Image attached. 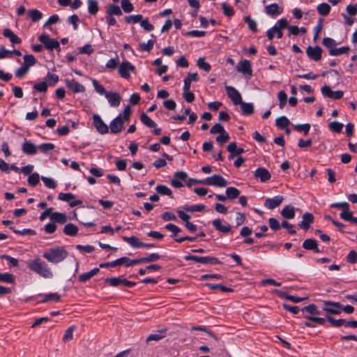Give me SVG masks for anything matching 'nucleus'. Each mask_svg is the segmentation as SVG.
<instances>
[{"mask_svg": "<svg viewBox=\"0 0 357 357\" xmlns=\"http://www.w3.org/2000/svg\"><path fill=\"white\" fill-rule=\"evenodd\" d=\"M22 150L27 155H34L37 153L38 148L32 142L26 140L22 145Z\"/></svg>", "mask_w": 357, "mask_h": 357, "instance_id": "bb28decb", "label": "nucleus"}, {"mask_svg": "<svg viewBox=\"0 0 357 357\" xmlns=\"http://www.w3.org/2000/svg\"><path fill=\"white\" fill-rule=\"evenodd\" d=\"M288 21L282 18L279 20L277 23L270 29H268L266 32V36L268 40H271L273 38L276 36L278 38H282L283 33L282 29L287 27Z\"/></svg>", "mask_w": 357, "mask_h": 357, "instance_id": "39448f33", "label": "nucleus"}, {"mask_svg": "<svg viewBox=\"0 0 357 357\" xmlns=\"http://www.w3.org/2000/svg\"><path fill=\"white\" fill-rule=\"evenodd\" d=\"M23 59H24L23 64L26 66H28V68H29L33 66L37 62L35 56L32 54H26L24 56Z\"/></svg>", "mask_w": 357, "mask_h": 357, "instance_id": "8fccbe9b", "label": "nucleus"}, {"mask_svg": "<svg viewBox=\"0 0 357 357\" xmlns=\"http://www.w3.org/2000/svg\"><path fill=\"white\" fill-rule=\"evenodd\" d=\"M0 281L7 283H13L15 281V277L10 273H0Z\"/></svg>", "mask_w": 357, "mask_h": 357, "instance_id": "0e129e2a", "label": "nucleus"}, {"mask_svg": "<svg viewBox=\"0 0 357 357\" xmlns=\"http://www.w3.org/2000/svg\"><path fill=\"white\" fill-rule=\"evenodd\" d=\"M66 87L73 93H80L85 91L84 86L75 79L66 80Z\"/></svg>", "mask_w": 357, "mask_h": 357, "instance_id": "dca6fc26", "label": "nucleus"}, {"mask_svg": "<svg viewBox=\"0 0 357 357\" xmlns=\"http://www.w3.org/2000/svg\"><path fill=\"white\" fill-rule=\"evenodd\" d=\"M283 200L284 198L282 196H275L273 198H268L265 200L264 206L268 209H274L279 206Z\"/></svg>", "mask_w": 357, "mask_h": 357, "instance_id": "6ab92c4d", "label": "nucleus"}, {"mask_svg": "<svg viewBox=\"0 0 357 357\" xmlns=\"http://www.w3.org/2000/svg\"><path fill=\"white\" fill-rule=\"evenodd\" d=\"M281 215L288 220L294 218L295 217V208L291 205H287L283 208L280 212Z\"/></svg>", "mask_w": 357, "mask_h": 357, "instance_id": "c756f323", "label": "nucleus"}, {"mask_svg": "<svg viewBox=\"0 0 357 357\" xmlns=\"http://www.w3.org/2000/svg\"><path fill=\"white\" fill-rule=\"evenodd\" d=\"M107 13L109 15H117L120 16L122 15V11L119 6L114 4H110L107 8Z\"/></svg>", "mask_w": 357, "mask_h": 357, "instance_id": "ea45409f", "label": "nucleus"}, {"mask_svg": "<svg viewBox=\"0 0 357 357\" xmlns=\"http://www.w3.org/2000/svg\"><path fill=\"white\" fill-rule=\"evenodd\" d=\"M239 105H241L242 114L243 115H251L254 112V107L252 103L241 101Z\"/></svg>", "mask_w": 357, "mask_h": 357, "instance_id": "e433bc0d", "label": "nucleus"}, {"mask_svg": "<svg viewBox=\"0 0 357 357\" xmlns=\"http://www.w3.org/2000/svg\"><path fill=\"white\" fill-rule=\"evenodd\" d=\"M140 120L145 126L149 128H155L156 123L144 112L141 114Z\"/></svg>", "mask_w": 357, "mask_h": 357, "instance_id": "58836bf2", "label": "nucleus"}, {"mask_svg": "<svg viewBox=\"0 0 357 357\" xmlns=\"http://www.w3.org/2000/svg\"><path fill=\"white\" fill-rule=\"evenodd\" d=\"M289 120L284 116L279 117L275 121V125L280 129L287 128L289 125Z\"/></svg>", "mask_w": 357, "mask_h": 357, "instance_id": "de8ad7c7", "label": "nucleus"}, {"mask_svg": "<svg viewBox=\"0 0 357 357\" xmlns=\"http://www.w3.org/2000/svg\"><path fill=\"white\" fill-rule=\"evenodd\" d=\"M61 299V295L57 293H50L44 296L43 299L41 301L42 303H46L49 301L59 302Z\"/></svg>", "mask_w": 357, "mask_h": 357, "instance_id": "49530a36", "label": "nucleus"}, {"mask_svg": "<svg viewBox=\"0 0 357 357\" xmlns=\"http://www.w3.org/2000/svg\"><path fill=\"white\" fill-rule=\"evenodd\" d=\"M326 319L333 327H340L342 326H344L345 324V320L343 319H335L333 317L331 316H326Z\"/></svg>", "mask_w": 357, "mask_h": 357, "instance_id": "bf43d9fd", "label": "nucleus"}, {"mask_svg": "<svg viewBox=\"0 0 357 357\" xmlns=\"http://www.w3.org/2000/svg\"><path fill=\"white\" fill-rule=\"evenodd\" d=\"M197 64L199 68L203 69L206 72H209L211 69V65L205 61V59L204 57L199 58Z\"/></svg>", "mask_w": 357, "mask_h": 357, "instance_id": "680f3d73", "label": "nucleus"}, {"mask_svg": "<svg viewBox=\"0 0 357 357\" xmlns=\"http://www.w3.org/2000/svg\"><path fill=\"white\" fill-rule=\"evenodd\" d=\"M165 228L172 233V237L175 238L178 234L181 232V229L176 225L169 223L165 226Z\"/></svg>", "mask_w": 357, "mask_h": 357, "instance_id": "4d7b16f0", "label": "nucleus"}, {"mask_svg": "<svg viewBox=\"0 0 357 357\" xmlns=\"http://www.w3.org/2000/svg\"><path fill=\"white\" fill-rule=\"evenodd\" d=\"M160 258V256L158 253H152L149 256L146 257H140L138 258L139 264L141 263H149L158 260Z\"/></svg>", "mask_w": 357, "mask_h": 357, "instance_id": "37998d69", "label": "nucleus"}, {"mask_svg": "<svg viewBox=\"0 0 357 357\" xmlns=\"http://www.w3.org/2000/svg\"><path fill=\"white\" fill-rule=\"evenodd\" d=\"M317 12L320 15L322 16H326L330 13L331 11V6L327 3H321L318 5L317 8Z\"/></svg>", "mask_w": 357, "mask_h": 357, "instance_id": "c9c22d12", "label": "nucleus"}, {"mask_svg": "<svg viewBox=\"0 0 357 357\" xmlns=\"http://www.w3.org/2000/svg\"><path fill=\"white\" fill-rule=\"evenodd\" d=\"M155 190L160 195L169 196L172 199L174 198L172 190L165 185H158Z\"/></svg>", "mask_w": 357, "mask_h": 357, "instance_id": "473e14b6", "label": "nucleus"}, {"mask_svg": "<svg viewBox=\"0 0 357 357\" xmlns=\"http://www.w3.org/2000/svg\"><path fill=\"white\" fill-rule=\"evenodd\" d=\"M142 19H143V16L142 15H129V16H126L125 17V22L127 23V24H131V23H133V24H136V23H138L142 21Z\"/></svg>", "mask_w": 357, "mask_h": 357, "instance_id": "13d9d810", "label": "nucleus"}, {"mask_svg": "<svg viewBox=\"0 0 357 357\" xmlns=\"http://www.w3.org/2000/svg\"><path fill=\"white\" fill-rule=\"evenodd\" d=\"M314 215L311 213L306 212L303 215V220L298 224V226L307 231L310 227V225L314 222Z\"/></svg>", "mask_w": 357, "mask_h": 357, "instance_id": "a211bd4d", "label": "nucleus"}, {"mask_svg": "<svg viewBox=\"0 0 357 357\" xmlns=\"http://www.w3.org/2000/svg\"><path fill=\"white\" fill-rule=\"evenodd\" d=\"M190 181H193L196 183L217 187H225L227 185V181L222 176L218 174H213V176L207 177L203 180L190 179Z\"/></svg>", "mask_w": 357, "mask_h": 357, "instance_id": "423d86ee", "label": "nucleus"}, {"mask_svg": "<svg viewBox=\"0 0 357 357\" xmlns=\"http://www.w3.org/2000/svg\"><path fill=\"white\" fill-rule=\"evenodd\" d=\"M123 240L134 248H142L144 245V243L142 242L138 237L135 236L130 237L123 236Z\"/></svg>", "mask_w": 357, "mask_h": 357, "instance_id": "a878e982", "label": "nucleus"}, {"mask_svg": "<svg viewBox=\"0 0 357 357\" xmlns=\"http://www.w3.org/2000/svg\"><path fill=\"white\" fill-rule=\"evenodd\" d=\"M227 151L229 152V159L230 160L245 152L243 148H237L235 142H231L227 146Z\"/></svg>", "mask_w": 357, "mask_h": 357, "instance_id": "b1692460", "label": "nucleus"}, {"mask_svg": "<svg viewBox=\"0 0 357 357\" xmlns=\"http://www.w3.org/2000/svg\"><path fill=\"white\" fill-rule=\"evenodd\" d=\"M47 88L48 85L45 80L40 83H36L33 86V90L36 91L44 93L47 92Z\"/></svg>", "mask_w": 357, "mask_h": 357, "instance_id": "5fc2aeb1", "label": "nucleus"}, {"mask_svg": "<svg viewBox=\"0 0 357 357\" xmlns=\"http://www.w3.org/2000/svg\"><path fill=\"white\" fill-rule=\"evenodd\" d=\"M340 216L342 219H343L346 221H350V222L357 225V218L354 217L352 212L349 211V210L342 211L340 213Z\"/></svg>", "mask_w": 357, "mask_h": 357, "instance_id": "f704fd0d", "label": "nucleus"}, {"mask_svg": "<svg viewBox=\"0 0 357 357\" xmlns=\"http://www.w3.org/2000/svg\"><path fill=\"white\" fill-rule=\"evenodd\" d=\"M303 248L307 250H313L316 253L321 252L317 241L313 238H307L305 240L303 243Z\"/></svg>", "mask_w": 357, "mask_h": 357, "instance_id": "5701e85b", "label": "nucleus"}, {"mask_svg": "<svg viewBox=\"0 0 357 357\" xmlns=\"http://www.w3.org/2000/svg\"><path fill=\"white\" fill-rule=\"evenodd\" d=\"M244 20L248 24V28L253 33L257 32V24L255 20L252 19L250 16H245Z\"/></svg>", "mask_w": 357, "mask_h": 357, "instance_id": "09e8293b", "label": "nucleus"}, {"mask_svg": "<svg viewBox=\"0 0 357 357\" xmlns=\"http://www.w3.org/2000/svg\"><path fill=\"white\" fill-rule=\"evenodd\" d=\"M131 114V108L129 105L126 106L122 114H120L109 124V129L112 133L117 134L122 131L124 123L128 122Z\"/></svg>", "mask_w": 357, "mask_h": 357, "instance_id": "7ed1b4c3", "label": "nucleus"}, {"mask_svg": "<svg viewBox=\"0 0 357 357\" xmlns=\"http://www.w3.org/2000/svg\"><path fill=\"white\" fill-rule=\"evenodd\" d=\"M3 34L6 38L10 39V43L14 44H19L22 42L20 38H19L13 31L10 29H6L3 31Z\"/></svg>", "mask_w": 357, "mask_h": 357, "instance_id": "c85d7f7f", "label": "nucleus"}, {"mask_svg": "<svg viewBox=\"0 0 357 357\" xmlns=\"http://www.w3.org/2000/svg\"><path fill=\"white\" fill-rule=\"evenodd\" d=\"M28 14L34 22L39 21L43 17L42 13L37 9L29 10Z\"/></svg>", "mask_w": 357, "mask_h": 357, "instance_id": "603ef678", "label": "nucleus"}, {"mask_svg": "<svg viewBox=\"0 0 357 357\" xmlns=\"http://www.w3.org/2000/svg\"><path fill=\"white\" fill-rule=\"evenodd\" d=\"M322 52L323 50L318 45L314 47L308 46L306 49V54L307 56L314 61L321 60Z\"/></svg>", "mask_w": 357, "mask_h": 357, "instance_id": "ddd939ff", "label": "nucleus"}, {"mask_svg": "<svg viewBox=\"0 0 357 357\" xmlns=\"http://www.w3.org/2000/svg\"><path fill=\"white\" fill-rule=\"evenodd\" d=\"M28 268L44 278H52L53 273L47 263L43 261L40 257L30 260L27 263Z\"/></svg>", "mask_w": 357, "mask_h": 357, "instance_id": "f257e3e1", "label": "nucleus"}, {"mask_svg": "<svg viewBox=\"0 0 357 357\" xmlns=\"http://www.w3.org/2000/svg\"><path fill=\"white\" fill-rule=\"evenodd\" d=\"M51 219L56 222L63 224L67 221L66 214L59 212H54L51 214Z\"/></svg>", "mask_w": 357, "mask_h": 357, "instance_id": "79ce46f5", "label": "nucleus"}, {"mask_svg": "<svg viewBox=\"0 0 357 357\" xmlns=\"http://www.w3.org/2000/svg\"><path fill=\"white\" fill-rule=\"evenodd\" d=\"M254 176L263 183L268 181L271 178L270 172L264 167L257 168L254 173Z\"/></svg>", "mask_w": 357, "mask_h": 357, "instance_id": "f3484780", "label": "nucleus"}, {"mask_svg": "<svg viewBox=\"0 0 357 357\" xmlns=\"http://www.w3.org/2000/svg\"><path fill=\"white\" fill-rule=\"evenodd\" d=\"M119 64V59L116 56V58L110 59L107 62L105 67L109 70H114Z\"/></svg>", "mask_w": 357, "mask_h": 357, "instance_id": "052dcab7", "label": "nucleus"}, {"mask_svg": "<svg viewBox=\"0 0 357 357\" xmlns=\"http://www.w3.org/2000/svg\"><path fill=\"white\" fill-rule=\"evenodd\" d=\"M186 261H194L204 264H220L221 261L214 257H199L195 255H186L184 257Z\"/></svg>", "mask_w": 357, "mask_h": 357, "instance_id": "0eeeda50", "label": "nucleus"}, {"mask_svg": "<svg viewBox=\"0 0 357 357\" xmlns=\"http://www.w3.org/2000/svg\"><path fill=\"white\" fill-rule=\"evenodd\" d=\"M236 70L237 71L241 72L245 75H248L249 76H252V75L251 63L248 60L241 61L236 67Z\"/></svg>", "mask_w": 357, "mask_h": 357, "instance_id": "aec40b11", "label": "nucleus"}, {"mask_svg": "<svg viewBox=\"0 0 357 357\" xmlns=\"http://www.w3.org/2000/svg\"><path fill=\"white\" fill-rule=\"evenodd\" d=\"M59 76L56 74L48 73L44 78L45 82L50 86H54L59 82Z\"/></svg>", "mask_w": 357, "mask_h": 357, "instance_id": "a19ab883", "label": "nucleus"}, {"mask_svg": "<svg viewBox=\"0 0 357 357\" xmlns=\"http://www.w3.org/2000/svg\"><path fill=\"white\" fill-rule=\"evenodd\" d=\"M28 183L31 186H36L40 181V176L38 173L31 174L28 178Z\"/></svg>", "mask_w": 357, "mask_h": 357, "instance_id": "338daca9", "label": "nucleus"}, {"mask_svg": "<svg viewBox=\"0 0 357 357\" xmlns=\"http://www.w3.org/2000/svg\"><path fill=\"white\" fill-rule=\"evenodd\" d=\"M38 40L42 43L45 47L49 50H56L60 51V45L56 39L50 38L46 34H42L38 37Z\"/></svg>", "mask_w": 357, "mask_h": 357, "instance_id": "1a4fd4ad", "label": "nucleus"}, {"mask_svg": "<svg viewBox=\"0 0 357 357\" xmlns=\"http://www.w3.org/2000/svg\"><path fill=\"white\" fill-rule=\"evenodd\" d=\"M342 305L337 302L324 301L323 310L331 314H339L341 312Z\"/></svg>", "mask_w": 357, "mask_h": 357, "instance_id": "9d476101", "label": "nucleus"}, {"mask_svg": "<svg viewBox=\"0 0 357 357\" xmlns=\"http://www.w3.org/2000/svg\"><path fill=\"white\" fill-rule=\"evenodd\" d=\"M78 232V228L74 224L68 223L65 225L63 228V233L66 235L74 236H76Z\"/></svg>", "mask_w": 357, "mask_h": 357, "instance_id": "2f4dec72", "label": "nucleus"}, {"mask_svg": "<svg viewBox=\"0 0 357 357\" xmlns=\"http://www.w3.org/2000/svg\"><path fill=\"white\" fill-rule=\"evenodd\" d=\"M121 6L122 10L126 13H130L134 10V6L130 0H121Z\"/></svg>", "mask_w": 357, "mask_h": 357, "instance_id": "6e6d98bb", "label": "nucleus"}, {"mask_svg": "<svg viewBox=\"0 0 357 357\" xmlns=\"http://www.w3.org/2000/svg\"><path fill=\"white\" fill-rule=\"evenodd\" d=\"M135 71V67L128 61H124L119 66L118 72L119 75L124 79L130 77V73Z\"/></svg>", "mask_w": 357, "mask_h": 357, "instance_id": "6e6552de", "label": "nucleus"}, {"mask_svg": "<svg viewBox=\"0 0 357 357\" xmlns=\"http://www.w3.org/2000/svg\"><path fill=\"white\" fill-rule=\"evenodd\" d=\"M105 98L112 107H118L121 103V97L116 92H107L105 93Z\"/></svg>", "mask_w": 357, "mask_h": 357, "instance_id": "412c9836", "label": "nucleus"}, {"mask_svg": "<svg viewBox=\"0 0 357 357\" xmlns=\"http://www.w3.org/2000/svg\"><path fill=\"white\" fill-rule=\"evenodd\" d=\"M100 271L98 268H94L87 273H82L79 275L78 280L80 282H86L89 280L92 277L98 274Z\"/></svg>", "mask_w": 357, "mask_h": 357, "instance_id": "7c9ffc66", "label": "nucleus"}, {"mask_svg": "<svg viewBox=\"0 0 357 357\" xmlns=\"http://www.w3.org/2000/svg\"><path fill=\"white\" fill-rule=\"evenodd\" d=\"M282 11V8L279 7V6L275 3L268 5L265 7L266 13L271 16L280 15Z\"/></svg>", "mask_w": 357, "mask_h": 357, "instance_id": "393cba45", "label": "nucleus"}, {"mask_svg": "<svg viewBox=\"0 0 357 357\" xmlns=\"http://www.w3.org/2000/svg\"><path fill=\"white\" fill-rule=\"evenodd\" d=\"M68 251L63 246H55L43 252V257L52 264H59L68 256Z\"/></svg>", "mask_w": 357, "mask_h": 357, "instance_id": "f03ea898", "label": "nucleus"}, {"mask_svg": "<svg viewBox=\"0 0 357 357\" xmlns=\"http://www.w3.org/2000/svg\"><path fill=\"white\" fill-rule=\"evenodd\" d=\"M55 148V146L52 143H44L38 146V149L43 153H47L48 151H52Z\"/></svg>", "mask_w": 357, "mask_h": 357, "instance_id": "774afa93", "label": "nucleus"}, {"mask_svg": "<svg viewBox=\"0 0 357 357\" xmlns=\"http://www.w3.org/2000/svg\"><path fill=\"white\" fill-rule=\"evenodd\" d=\"M301 312H307V314L305 315L304 317L310 321H314L320 325H324L326 322V319L317 317L321 314V312L314 304H310L303 307L301 309Z\"/></svg>", "mask_w": 357, "mask_h": 357, "instance_id": "20e7f679", "label": "nucleus"}, {"mask_svg": "<svg viewBox=\"0 0 357 357\" xmlns=\"http://www.w3.org/2000/svg\"><path fill=\"white\" fill-rule=\"evenodd\" d=\"M328 127L332 132L340 133L342 132L344 125L337 121H333L328 124Z\"/></svg>", "mask_w": 357, "mask_h": 357, "instance_id": "864d4df0", "label": "nucleus"}, {"mask_svg": "<svg viewBox=\"0 0 357 357\" xmlns=\"http://www.w3.org/2000/svg\"><path fill=\"white\" fill-rule=\"evenodd\" d=\"M321 91L324 96L330 98L333 100H339L342 98L344 95V92L342 91H332L331 87L328 86H324L323 87H321Z\"/></svg>", "mask_w": 357, "mask_h": 357, "instance_id": "4468645a", "label": "nucleus"}, {"mask_svg": "<svg viewBox=\"0 0 357 357\" xmlns=\"http://www.w3.org/2000/svg\"><path fill=\"white\" fill-rule=\"evenodd\" d=\"M310 124L305 123V124H297L294 125V129L298 132H303L305 135H307L310 130Z\"/></svg>", "mask_w": 357, "mask_h": 357, "instance_id": "e2e57ef3", "label": "nucleus"}, {"mask_svg": "<svg viewBox=\"0 0 357 357\" xmlns=\"http://www.w3.org/2000/svg\"><path fill=\"white\" fill-rule=\"evenodd\" d=\"M188 178V174L184 172H176L174 175L172 180L171 181V185L174 188H181L183 184L186 183Z\"/></svg>", "mask_w": 357, "mask_h": 357, "instance_id": "9b49d317", "label": "nucleus"}, {"mask_svg": "<svg viewBox=\"0 0 357 357\" xmlns=\"http://www.w3.org/2000/svg\"><path fill=\"white\" fill-rule=\"evenodd\" d=\"M119 264L124 265L126 267L132 266L136 264H138V259H130L126 257H123L119 259Z\"/></svg>", "mask_w": 357, "mask_h": 357, "instance_id": "c03bdc74", "label": "nucleus"}, {"mask_svg": "<svg viewBox=\"0 0 357 357\" xmlns=\"http://www.w3.org/2000/svg\"><path fill=\"white\" fill-rule=\"evenodd\" d=\"M123 278H107L105 280V283L112 287H119L122 285Z\"/></svg>", "mask_w": 357, "mask_h": 357, "instance_id": "3c124183", "label": "nucleus"}, {"mask_svg": "<svg viewBox=\"0 0 357 357\" xmlns=\"http://www.w3.org/2000/svg\"><path fill=\"white\" fill-rule=\"evenodd\" d=\"M88 11L91 15H96L99 10L97 0H87Z\"/></svg>", "mask_w": 357, "mask_h": 357, "instance_id": "4c0bfd02", "label": "nucleus"}, {"mask_svg": "<svg viewBox=\"0 0 357 357\" xmlns=\"http://www.w3.org/2000/svg\"><path fill=\"white\" fill-rule=\"evenodd\" d=\"M29 70L30 68L28 66L23 64L15 71V76L18 78H22L29 73Z\"/></svg>", "mask_w": 357, "mask_h": 357, "instance_id": "69168bd1", "label": "nucleus"}, {"mask_svg": "<svg viewBox=\"0 0 357 357\" xmlns=\"http://www.w3.org/2000/svg\"><path fill=\"white\" fill-rule=\"evenodd\" d=\"M350 50L349 47L343 46L338 48H333L329 50V54L331 56H340L342 54H347Z\"/></svg>", "mask_w": 357, "mask_h": 357, "instance_id": "72a5a7b5", "label": "nucleus"}, {"mask_svg": "<svg viewBox=\"0 0 357 357\" xmlns=\"http://www.w3.org/2000/svg\"><path fill=\"white\" fill-rule=\"evenodd\" d=\"M240 193V190L234 187H229L226 189L227 197H228L229 199L237 198Z\"/></svg>", "mask_w": 357, "mask_h": 357, "instance_id": "a18cd8bd", "label": "nucleus"}, {"mask_svg": "<svg viewBox=\"0 0 357 357\" xmlns=\"http://www.w3.org/2000/svg\"><path fill=\"white\" fill-rule=\"evenodd\" d=\"M212 225L217 231L223 234H228L231 231V225H223L220 219H215L213 220Z\"/></svg>", "mask_w": 357, "mask_h": 357, "instance_id": "4be33fe9", "label": "nucleus"}, {"mask_svg": "<svg viewBox=\"0 0 357 357\" xmlns=\"http://www.w3.org/2000/svg\"><path fill=\"white\" fill-rule=\"evenodd\" d=\"M227 96L235 105H239L242 101L241 93L233 86H226Z\"/></svg>", "mask_w": 357, "mask_h": 357, "instance_id": "2eb2a0df", "label": "nucleus"}, {"mask_svg": "<svg viewBox=\"0 0 357 357\" xmlns=\"http://www.w3.org/2000/svg\"><path fill=\"white\" fill-rule=\"evenodd\" d=\"M93 123L99 133L104 135L109 132L107 125L102 120L101 117L98 114H93Z\"/></svg>", "mask_w": 357, "mask_h": 357, "instance_id": "f8f14e48", "label": "nucleus"}, {"mask_svg": "<svg viewBox=\"0 0 357 357\" xmlns=\"http://www.w3.org/2000/svg\"><path fill=\"white\" fill-rule=\"evenodd\" d=\"M167 331V329L165 328L158 330L156 333L149 335L146 338V342L149 343L151 341H159L162 340L165 337Z\"/></svg>", "mask_w": 357, "mask_h": 357, "instance_id": "cd10ccee", "label": "nucleus"}]
</instances>
